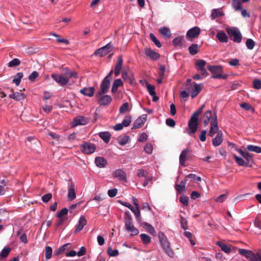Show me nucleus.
I'll return each instance as SVG.
<instances>
[{
    "label": "nucleus",
    "mask_w": 261,
    "mask_h": 261,
    "mask_svg": "<svg viewBox=\"0 0 261 261\" xmlns=\"http://www.w3.org/2000/svg\"><path fill=\"white\" fill-rule=\"evenodd\" d=\"M65 73V75L67 76L69 79V78H74L75 79L78 78L77 73L74 71H71L66 69V72Z\"/></svg>",
    "instance_id": "43"
},
{
    "label": "nucleus",
    "mask_w": 261,
    "mask_h": 261,
    "mask_svg": "<svg viewBox=\"0 0 261 261\" xmlns=\"http://www.w3.org/2000/svg\"><path fill=\"white\" fill-rule=\"evenodd\" d=\"M140 237H141V239L142 242L145 244H148L151 241L150 237L146 234L142 233L140 234Z\"/></svg>",
    "instance_id": "48"
},
{
    "label": "nucleus",
    "mask_w": 261,
    "mask_h": 261,
    "mask_svg": "<svg viewBox=\"0 0 261 261\" xmlns=\"http://www.w3.org/2000/svg\"><path fill=\"white\" fill-rule=\"evenodd\" d=\"M113 48V45L111 43H109L105 46L96 50L94 54L95 56L101 57L111 52Z\"/></svg>",
    "instance_id": "8"
},
{
    "label": "nucleus",
    "mask_w": 261,
    "mask_h": 261,
    "mask_svg": "<svg viewBox=\"0 0 261 261\" xmlns=\"http://www.w3.org/2000/svg\"><path fill=\"white\" fill-rule=\"evenodd\" d=\"M89 120L87 118L82 116H76L73 119V124L75 126L79 125H85L87 124Z\"/></svg>",
    "instance_id": "18"
},
{
    "label": "nucleus",
    "mask_w": 261,
    "mask_h": 261,
    "mask_svg": "<svg viewBox=\"0 0 261 261\" xmlns=\"http://www.w3.org/2000/svg\"><path fill=\"white\" fill-rule=\"evenodd\" d=\"M233 7L235 10H241L242 9V6L241 2L239 0H237L233 2Z\"/></svg>",
    "instance_id": "59"
},
{
    "label": "nucleus",
    "mask_w": 261,
    "mask_h": 261,
    "mask_svg": "<svg viewBox=\"0 0 261 261\" xmlns=\"http://www.w3.org/2000/svg\"><path fill=\"white\" fill-rule=\"evenodd\" d=\"M9 97L10 98L16 100L17 101L23 99L25 98L24 94L20 92H12L9 94Z\"/></svg>",
    "instance_id": "28"
},
{
    "label": "nucleus",
    "mask_w": 261,
    "mask_h": 261,
    "mask_svg": "<svg viewBox=\"0 0 261 261\" xmlns=\"http://www.w3.org/2000/svg\"><path fill=\"white\" fill-rule=\"evenodd\" d=\"M149 37L151 41L155 43L157 47H161L162 46L161 42L159 41V40L156 39L155 36L153 34H150L149 35Z\"/></svg>",
    "instance_id": "54"
},
{
    "label": "nucleus",
    "mask_w": 261,
    "mask_h": 261,
    "mask_svg": "<svg viewBox=\"0 0 261 261\" xmlns=\"http://www.w3.org/2000/svg\"><path fill=\"white\" fill-rule=\"evenodd\" d=\"M68 213V210L66 208H62L60 211L57 213V216L58 218H63V216L67 215Z\"/></svg>",
    "instance_id": "61"
},
{
    "label": "nucleus",
    "mask_w": 261,
    "mask_h": 261,
    "mask_svg": "<svg viewBox=\"0 0 261 261\" xmlns=\"http://www.w3.org/2000/svg\"><path fill=\"white\" fill-rule=\"evenodd\" d=\"M159 32L162 34L163 35L167 37H171V32L169 28L164 27L159 29Z\"/></svg>",
    "instance_id": "38"
},
{
    "label": "nucleus",
    "mask_w": 261,
    "mask_h": 261,
    "mask_svg": "<svg viewBox=\"0 0 261 261\" xmlns=\"http://www.w3.org/2000/svg\"><path fill=\"white\" fill-rule=\"evenodd\" d=\"M186 181H181L179 184H175V188L179 193H182L185 191Z\"/></svg>",
    "instance_id": "33"
},
{
    "label": "nucleus",
    "mask_w": 261,
    "mask_h": 261,
    "mask_svg": "<svg viewBox=\"0 0 261 261\" xmlns=\"http://www.w3.org/2000/svg\"><path fill=\"white\" fill-rule=\"evenodd\" d=\"M132 118L130 116H126L122 122L123 126L127 127L130 124Z\"/></svg>",
    "instance_id": "53"
},
{
    "label": "nucleus",
    "mask_w": 261,
    "mask_h": 261,
    "mask_svg": "<svg viewBox=\"0 0 261 261\" xmlns=\"http://www.w3.org/2000/svg\"><path fill=\"white\" fill-rule=\"evenodd\" d=\"M217 38L221 42L226 43L228 40V37L223 32H219L217 35Z\"/></svg>",
    "instance_id": "30"
},
{
    "label": "nucleus",
    "mask_w": 261,
    "mask_h": 261,
    "mask_svg": "<svg viewBox=\"0 0 261 261\" xmlns=\"http://www.w3.org/2000/svg\"><path fill=\"white\" fill-rule=\"evenodd\" d=\"M200 33V29L197 27L190 29L187 33V38H193L197 37Z\"/></svg>",
    "instance_id": "13"
},
{
    "label": "nucleus",
    "mask_w": 261,
    "mask_h": 261,
    "mask_svg": "<svg viewBox=\"0 0 261 261\" xmlns=\"http://www.w3.org/2000/svg\"><path fill=\"white\" fill-rule=\"evenodd\" d=\"M129 104L128 102L124 103L120 108L119 112L121 114H123L128 110Z\"/></svg>",
    "instance_id": "57"
},
{
    "label": "nucleus",
    "mask_w": 261,
    "mask_h": 261,
    "mask_svg": "<svg viewBox=\"0 0 261 261\" xmlns=\"http://www.w3.org/2000/svg\"><path fill=\"white\" fill-rule=\"evenodd\" d=\"M107 163V161L102 157H96L95 159V163L99 168H103L106 165Z\"/></svg>",
    "instance_id": "29"
},
{
    "label": "nucleus",
    "mask_w": 261,
    "mask_h": 261,
    "mask_svg": "<svg viewBox=\"0 0 261 261\" xmlns=\"http://www.w3.org/2000/svg\"><path fill=\"white\" fill-rule=\"evenodd\" d=\"M107 253L110 256H116L119 254V252L117 249H113L111 247H109L108 248Z\"/></svg>",
    "instance_id": "51"
},
{
    "label": "nucleus",
    "mask_w": 261,
    "mask_h": 261,
    "mask_svg": "<svg viewBox=\"0 0 261 261\" xmlns=\"http://www.w3.org/2000/svg\"><path fill=\"white\" fill-rule=\"evenodd\" d=\"M81 149L83 153L89 154L93 153L95 151L96 146L90 142H85L81 145Z\"/></svg>",
    "instance_id": "10"
},
{
    "label": "nucleus",
    "mask_w": 261,
    "mask_h": 261,
    "mask_svg": "<svg viewBox=\"0 0 261 261\" xmlns=\"http://www.w3.org/2000/svg\"><path fill=\"white\" fill-rule=\"evenodd\" d=\"M223 142L222 133L221 131L217 133V136L212 140V143L214 146H219Z\"/></svg>",
    "instance_id": "24"
},
{
    "label": "nucleus",
    "mask_w": 261,
    "mask_h": 261,
    "mask_svg": "<svg viewBox=\"0 0 261 261\" xmlns=\"http://www.w3.org/2000/svg\"><path fill=\"white\" fill-rule=\"evenodd\" d=\"M253 87L256 89H261V80L256 79L253 82Z\"/></svg>",
    "instance_id": "64"
},
{
    "label": "nucleus",
    "mask_w": 261,
    "mask_h": 261,
    "mask_svg": "<svg viewBox=\"0 0 261 261\" xmlns=\"http://www.w3.org/2000/svg\"><path fill=\"white\" fill-rule=\"evenodd\" d=\"M70 244H66L62 245L59 248H58L54 253V255L56 256H58L61 254L63 253L64 250L66 249V247L69 246Z\"/></svg>",
    "instance_id": "50"
},
{
    "label": "nucleus",
    "mask_w": 261,
    "mask_h": 261,
    "mask_svg": "<svg viewBox=\"0 0 261 261\" xmlns=\"http://www.w3.org/2000/svg\"><path fill=\"white\" fill-rule=\"evenodd\" d=\"M53 249L50 246H46L45 248V255L46 259H50L52 256Z\"/></svg>",
    "instance_id": "46"
},
{
    "label": "nucleus",
    "mask_w": 261,
    "mask_h": 261,
    "mask_svg": "<svg viewBox=\"0 0 261 261\" xmlns=\"http://www.w3.org/2000/svg\"><path fill=\"white\" fill-rule=\"evenodd\" d=\"M217 244L221 248V250L225 253H230L231 251L230 248L225 244L221 242H217Z\"/></svg>",
    "instance_id": "37"
},
{
    "label": "nucleus",
    "mask_w": 261,
    "mask_h": 261,
    "mask_svg": "<svg viewBox=\"0 0 261 261\" xmlns=\"http://www.w3.org/2000/svg\"><path fill=\"white\" fill-rule=\"evenodd\" d=\"M205 65L206 62L203 60H198L195 64L197 69L198 70L205 68Z\"/></svg>",
    "instance_id": "44"
},
{
    "label": "nucleus",
    "mask_w": 261,
    "mask_h": 261,
    "mask_svg": "<svg viewBox=\"0 0 261 261\" xmlns=\"http://www.w3.org/2000/svg\"><path fill=\"white\" fill-rule=\"evenodd\" d=\"M123 83L121 79L115 80L113 84L112 92L115 93L117 91L118 87L122 86Z\"/></svg>",
    "instance_id": "36"
},
{
    "label": "nucleus",
    "mask_w": 261,
    "mask_h": 261,
    "mask_svg": "<svg viewBox=\"0 0 261 261\" xmlns=\"http://www.w3.org/2000/svg\"><path fill=\"white\" fill-rule=\"evenodd\" d=\"M148 172L143 169H140L138 170L137 176L139 177H147Z\"/></svg>",
    "instance_id": "60"
},
{
    "label": "nucleus",
    "mask_w": 261,
    "mask_h": 261,
    "mask_svg": "<svg viewBox=\"0 0 261 261\" xmlns=\"http://www.w3.org/2000/svg\"><path fill=\"white\" fill-rule=\"evenodd\" d=\"M144 53L148 58L153 60H156L160 57L159 54L150 48H146Z\"/></svg>",
    "instance_id": "15"
},
{
    "label": "nucleus",
    "mask_w": 261,
    "mask_h": 261,
    "mask_svg": "<svg viewBox=\"0 0 261 261\" xmlns=\"http://www.w3.org/2000/svg\"><path fill=\"white\" fill-rule=\"evenodd\" d=\"M226 31L228 34L232 37V40L236 43H240L242 41V36L239 31L237 28L227 29Z\"/></svg>",
    "instance_id": "5"
},
{
    "label": "nucleus",
    "mask_w": 261,
    "mask_h": 261,
    "mask_svg": "<svg viewBox=\"0 0 261 261\" xmlns=\"http://www.w3.org/2000/svg\"><path fill=\"white\" fill-rule=\"evenodd\" d=\"M238 251L241 255L245 256L246 258L249 259L251 257V254L253 253V252L251 250L244 249H239Z\"/></svg>",
    "instance_id": "35"
},
{
    "label": "nucleus",
    "mask_w": 261,
    "mask_h": 261,
    "mask_svg": "<svg viewBox=\"0 0 261 261\" xmlns=\"http://www.w3.org/2000/svg\"><path fill=\"white\" fill-rule=\"evenodd\" d=\"M129 140V137L128 136L122 135L118 137L117 141L120 145H124L127 144Z\"/></svg>",
    "instance_id": "32"
},
{
    "label": "nucleus",
    "mask_w": 261,
    "mask_h": 261,
    "mask_svg": "<svg viewBox=\"0 0 261 261\" xmlns=\"http://www.w3.org/2000/svg\"><path fill=\"white\" fill-rule=\"evenodd\" d=\"M214 115H212L211 110H207L204 113L202 119L205 126H206L210 122L211 123V121L214 118Z\"/></svg>",
    "instance_id": "19"
},
{
    "label": "nucleus",
    "mask_w": 261,
    "mask_h": 261,
    "mask_svg": "<svg viewBox=\"0 0 261 261\" xmlns=\"http://www.w3.org/2000/svg\"><path fill=\"white\" fill-rule=\"evenodd\" d=\"M193 87L191 91V96L192 98L195 97L201 91V86H203L202 84H197L195 82H193Z\"/></svg>",
    "instance_id": "21"
},
{
    "label": "nucleus",
    "mask_w": 261,
    "mask_h": 261,
    "mask_svg": "<svg viewBox=\"0 0 261 261\" xmlns=\"http://www.w3.org/2000/svg\"><path fill=\"white\" fill-rule=\"evenodd\" d=\"M124 224L126 230L131 232L132 236L138 235L139 233V230L136 228L133 223V218L128 211H126L124 214Z\"/></svg>",
    "instance_id": "2"
},
{
    "label": "nucleus",
    "mask_w": 261,
    "mask_h": 261,
    "mask_svg": "<svg viewBox=\"0 0 261 261\" xmlns=\"http://www.w3.org/2000/svg\"><path fill=\"white\" fill-rule=\"evenodd\" d=\"M218 129L217 117L216 114H215L214 118L211 121V127L208 135L211 137H213L214 134L219 132Z\"/></svg>",
    "instance_id": "9"
},
{
    "label": "nucleus",
    "mask_w": 261,
    "mask_h": 261,
    "mask_svg": "<svg viewBox=\"0 0 261 261\" xmlns=\"http://www.w3.org/2000/svg\"><path fill=\"white\" fill-rule=\"evenodd\" d=\"M240 107L246 111H250L252 113L254 112V108L248 103H242L240 104Z\"/></svg>",
    "instance_id": "49"
},
{
    "label": "nucleus",
    "mask_w": 261,
    "mask_h": 261,
    "mask_svg": "<svg viewBox=\"0 0 261 261\" xmlns=\"http://www.w3.org/2000/svg\"><path fill=\"white\" fill-rule=\"evenodd\" d=\"M158 237L161 246L165 252L169 256L173 257L174 256V252L171 247L170 242L164 233L162 231H159L158 233Z\"/></svg>",
    "instance_id": "1"
},
{
    "label": "nucleus",
    "mask_w": 261,
    "mask_h": 261,
    "mask_svg": "<svg viewBox=\"0 0 261 261\" xmlns=\"http://www.w3.org/2000/svg\"><path fill=\"white\" fill-rule=\"evenodd\" d=\"M142 226L145 228L147 231L153 236L155 235V230L154 227L150 224L147 222H143L141 223Z\"/></svg>",
    "instance_id": "27"
},
{
    "label": "nucleus",
    "mask_w": 261,
    "mask_h": 261,
    "mask_svg": "<svg viewBox=\"0 0 261 261\" xmlns=\"http://www.w3.org/2000/svg\"><path fill=\"white\" fill-rule=\"evenodd\" d=\"M190 150L188 149H185L181 152L179 156V162L181 165L184 166L185 162L187 160V155Z\"/></svg>",
    "instance_id": "26"
},
{
    "label": "nucleus",
    "mask_w": 261,
    "mask_h": 261,
    "mask_svg": "<svg viewBox=\"0 0 261 261\" xmlns=\"http://www.w3.org/2000/svg\"><path fill=\"white\" fill-rule=\"evenodd\" d=\"M189 53L194 55L198 53V45L197 44H192L188 48Z\"/></svg>",
    "instance_id": "41"
},
{
    "label": "nucleus",
    "mask_w": 261,
    "mask_h": 261,
    "mask_svg": "<svg viewBox=\"0 0 261 261\" xmlns=\"http://www.w3.org/2000/svg\"><path fill=\"white\" fill-rule=\"evenodd\" d=\"M188 179H190L191 181H194L196 183L200 181L201 180V178L200 176L196 175L195 174H190L187 175L185 177L186 181Z\"/></svg>",
    "instance_id": "34"
},
{
    "label": "nucleus",
    "mask_w": 261,
    "mask_h": 261,
    "mask_svg": "<svg viewBox=\"0 0 261 261\" xmlns=\"http://www.w3.org/2000/svg\"><path fill=\"white\" fill-rule=\"evenodd\" d=\"M133 213L135 216L137 221L139 223H140L141 222V217L139 208H136L133 212Z\"/></svg>",
    "instance_id": "52"
},
{
    "label": "nucleus",
    "mask_w": 261,
    "mask_h": 261,
    "mask_svg": "<svg viewBox=\"0 0 261 261\" xmlns=\"http://www.w3.org/2000/svg\"><path fill=\"white\" fill-rule=\"evenodd\" d=\"M67 197L68 201H72L76 197L75 185L73 182H71L70 185L69 186Z\"/></svg>",
    "instance_id": "16"
},
{
    "label": "nucleus",
    "mask_w": 261,
    "mask_h": 261,
    "mask_svg": "<svg viewBox=\"0 0 261 261\" xmlns=\"http://www.w3.org/2000/svg\"><path fill=\"white\" fill-rule=\"evenodd\" d=\"M207 68L209 71L213 74V75L211 76V77L213 79H226L227 77V75L222 74V73L223 72V69L222 67L220 65H209L208 66Z\"/></svg>",
    "instance_id": "4"
},
{
    "label": "nucleus",
    "mask_w": 261,
    "mask_h": 261,
    "mask_svg": "<svg viewBox=\"0 0 261 261\" xmlns=\"http://www.w3.org/2000/svg\"><path fill=\"white\" fill-rule=\"evenodd\" d=\"M52 198V194L51 193H47L46 194L42 196V200L45 202L47 203L49 201V200Z\"/></svg>",
    "instance_id": "63"
},
{
    "label": "nucleus",
    "mask_w": 261,
    "mask_h": 261,
    "mask_svg": "<svg viewBox=\"0 0 261 261\" xmlns=\"http://www.w3.org/2000/svg\"><path fill=\"white\" fill-rule=\"evenodd\" d=\"M233 158L235 160L236 162L239 165L241 166H246V163L245 162L244 160L242 158L237 156L236 154L233 155Z\"/></svg>",
    "instance_id": "47"
},
{
    "label": "nucleus",
    "mask_w": 261,
    "mask_h": 261,
    "mask_svg": "<svg viewBox=\"0 0 261 261\" xmlns=\"http://www.w3.org/2000/svg\"><path fill=\"white\" fill-rule=\"evenodd\" d=\"M98 96V103L101 106H108L112 100L111 96L108 95H102Z\"/></svg>",
    "instance_id": "14"
},
{
    "label": "nucleus",
    "mask_w": 261,
    "mask_h": 261,
    "mask_svg": "<svg viewBox=\"0 0 261 261\" xmlns=\"http://www.w3.org/2000/svg\"><path fill=\"white\" fill-rule=\"evenodd\" d=\"M246 45L249 49H252L255 45V42L251 39H248L246 42Z\"/></svg>",
    "instance_id": "56"
},
{
    "label": "nucleus",
    "mask_w": 261,
    "mask_h": 261,
    "mask_svg": "<svg viewBox=\"0 0 261 261\" xmlns=\"http://www.w3.org/2000/svg\"><path fill=\"white\" fill-rule=\"evenodd\" d=\"M113 70L112 69L110 73L103 79L98 92V95H102L107 93L110 87V81L112 79Z\"/></svg>",
    "instance_id": "3"
},
{
    "label": "nucleus",
    "mask_w": 261,
    "mask_h": 261,
    "mask_svg": "<svg viewBox=\"0 0 261 261\" xmlns=\"http://www.w3.org/2000/svg\"><path fill=\"white\" fill-rule=\"evenodd\" d=\"M122 77L125 81L131 84H133L135 81V77L132 72L123 71L122 72Z\"/></svg>",
    "instance_id": "17"
},
{
    "label": "nucleus",
    "mask_w": 261,
    "mask_h": 261,
    "mask_svg": "<svg viewBox=\"0 0 261 261\" xmlns=\"http://www.w3.org/2000/svg\"><path fill=\"white\" fill-rule=\"evenodd\" d=\"M95 88L94 87H85L81 89L80 91V93L83 95L92 97L94 95Z\"/></svg>",
    "instance_id": "20"
},
{
    "label": "nucleus",
    "mask_w": 261,
    "mask_h": 261,
    "mask_svg": "<svg viewBox=\"0 0 261 261\" xmlns=\"http://www.w3.org/2000/svg\"><path fill=\"white\" fill-rule=\"evenodd\" d=\"M51 77L56 83L60 86H65L69 82L68 77L64 74H58L56 73H52Z\"/></svg>",
    "instance_id": "6"
},
{
    "label": "nucleus",
    "mask_w": 261,
    "mask_h": 261,
    "mask_svg": "<svg viewBox=\"0 0 261 261\" xmlns=\"http://www.w3.org/2000/svg\"><path fill=\"white\" fill-rule=\"evenodd\" d=\"M244 159L245 162L246 163V167H251L249 164L253 161V155L248 153V152L244 151L241 149L236 148V149Z\"/></svg>",
    "instance_id": "11"
},
{
    "label": "nucleus",
    "mask_w": 261,
    "mask_h": 261,
    "mask_svg": "<svg viewBox=\"0 0 261 261\" xmlns=\"http://www.w3.org/2000/svg\"><path fill=\"white\" fill-rule=\"evenodd\" d=\"M147 115L144 114L137 118L134 122L132 128L137 129L141 128L147 120Z\"/></svg>",
    "instance_id": "12"
},
{
    "label": "nucleus",
    "mask_w": 261,
    "mask_h": 261,
    "mask_svg": "<svg viewBox=\"0 0 261 261\" xmlns=\"http://www.w3.org/2000/svg\"><path fill=\"white\" fill-rule=\"evenodd\" d=\"M87 220L85 217L81 216L79 220L78 224L75 228V231H81L83 227L86 225Z\"/></svg>",
    "instance_id": "25"
},
{
    "label": "nucleus",
    "mask_w": 261,
    "mask_h": 261,
    "mask_svg": "<svg viewBox=\"0 0 261 261\" xmlns=\"http://www.w3.org/2000/svg\"><path fill=\"white\" fill-rule=\"evenodd\" d=\"M147 90L150 95H154L155 94V87L153 85L147 83L146 85Z\"/></svg>",
    "instance_id": "55"
},
{
    "label": "nucleus",
    "mask_w": 261,
    "mask_h": 261,
    "mask_svg": "<svg viewBox=\"0 0 261 261\" xmlns=\"http://www.w3.org/2000/svg\"><path fill=\"white\" fill-rule=\"evenodd\" d=\"M198 118L192 115L188 123V127L189 130V134L192 136L197 130L198 128Z\"/></svg>",
    "instance_id": "7"
},
{
    "label": "nucleus",
    "mask_w": 261,
    "mask_h": 261,
    "mask_svg": "<svg viewBox=\"0 0 261 261\" xmlns=\"http://www.w3.org/2000/svg\"><path fill=\"white\" fill-rule=\"evenodd\" d=\"M114 177L118 178L120 180L125 181L126 176L125 172L122 169H117L115 170L113 174Z\"/></svg>",
    "instance_id": "23"
},
{
    "label": "nucleus",
    "mask_w": 261,
    "mask_h": 261,
    "mask_svg": "<svg viewBox=\"0 0 261 261\" xmlns=\"http://www.w3.org/2000/svg\"><path fill=\"white\" fill-rule=\"evenodd\" d=\"M23 77L22 72H18L15 76L13 80V83H15L16 85L18 86L21 82V80Z\"/></svg>",
    "instance_id": "45"
},
{
    "label": "nucleus",
    "mask_w": 261,
    "mask_h": 261,
    "mask_svg": "<svg viewBox=\"0 0 261 261\" xmlns=\"http://www.w3.org/2000/svg\"><path fill=\"white\" fill-rule=\"evenodd\" d=\"M144 151L148 153L151 154L152 152L153 146L150 143H147L144 148Z\"/></svg>",
    "instance_id": "58"
},
{
    "label": "nucleus",
    "mask_w": 261,
    "mask_h": 261,
    "mask_svg": "<svg viewBox=\"0 0 261 261\" xmlns=\"http://www.w3.org/2000/svg\"><path fill=\"white\" fill-rule=\"evenodd\" d=\"M249 260L251 261H261V251L258 250L256 254L253 252Z\"/></svg>",
    "instance_id": "40"
},
{
    "label": "nucleus",
    "mask_w": 261,
    "mask_h": 261,
    "mask_svg": "<svg viewBox=\"0 0 261 261\" xmlns=\"http://www.w3.org/2000/svg\"><path fill=\"white\" fill-rule=\"evenodd\" d=\"M11 251V248L9 247H5L0 253V260L2 258L7 257Z\"/></svg>",
    "instance_id": "42"
},
{
    "label": "nucleus",
    "mask_w": 261,
    "mask_h": 261,
    "mask_svg": "<svg viewBox=\"0 0 261 261\" xmlns=\"http://www.w3.org/2000/svg\"><path fill=\"white\" fill-rule=\"evenodd\" d=\"M180 224L181 227L184 229L186 230L188 229L187 226V220L184 217H180Z\"/></svg>",
    "instance_id": "62"
},
{
    "label": "nucleus",
    "mask_w": 261,
    "mask_h": 261,
    "mask_svg": "<svg viewBox=\"0 0 261 261\" xmlns=\"http://www.w3.org/2000/svg\"><path fill=\"white\" fill-rule=\"evenodd\" d=\"M123 64V58L122 56H120L118 58V60L115 65V75L116 76H118L120 73V71Z\"/></svg>",
    "instance_id": "22"
},
{
    "label": "nucleus",
    "mask_w": 261,
    "mask_h": 261,
    "mask_svg": "<svg viewBox=\"0 0 261 261\" xmlns=\"http://www.w3.org/2000/svg\"><path fill=\"white\" fill-rule=\"evenodd\" d=\"M246 149L250 151L255 152L257 153L261 152V147L258 146H255L253 145H248Z\"/></svg>",
    "instance_id": "39"
},
{
    "label": "nucleus",
    "mask_w": 261,
    "mask_h": 261,
    "mask_svg": "<svg viewBox=\"0 0 261 261\" xmlns=\"http://www.w3.org/2000/svg\"><path fill=\"white\" fill-rule=\"evenodd\" d=\"M98 135L106 143H108L110 141L111 136L108 132H100Z\"/></svg>",
    "instance_id": "31"
}]
</instances>
